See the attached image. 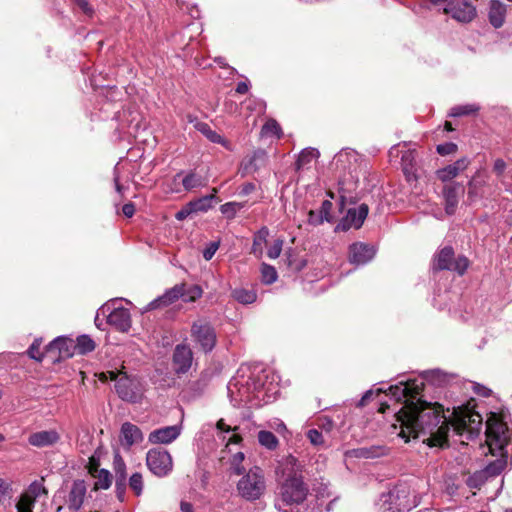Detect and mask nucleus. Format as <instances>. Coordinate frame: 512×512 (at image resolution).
I'll return each mask as SVG.
<instances>
[{
  "mask_svg": "<svg viewBox=\"0 0 512 512\" xmlns=\"http://www.w3.org/2000/svg\"><path fill=\"white\" fill-rule=\"evenodd\" d=\"M320 153L315 148L303 149L297 159L296 168L298 171L309 170L317 162Z\"/></svg>",
  "mask_w": 512,
  "mask_h": 512,
  "instance_id": "obj_25",
  "label": "nucleus"
},
{
  "mask_svg": "<svg viewBox=\"0 0 512 512\" xmlns=\"http://www.w3.org/2000/svg\"><path fill=\"white\" fill-rule=\"evenodd\" d=\"M469 164L470 160L466 157L458 159L453 164H450L442 169L437 170V177L442 182L450 181L453 178L457 177L460 174V172L466 170Z\"/></svg>",
  "mask_w": 512,
  "mask_h": 512,
  "instance_id": "obj_21",
  "label": "nucleus"
},
{
  "mask_svg": "<svg viewBox=\"0 0 512 512\" xmlns=\"http://www.w3.org/2000/svg\"><path fill=\"white\" fill-rule=\"evenodd\" d=\"M185 297V286L184 285H176L173 288L167 290L162 296L151 301L147 310L156 309L159 307H165L172 303H174L177 299Z\"/></svg>",
  "mask_w": 512,
  "mask_h": 512,
  "instance_id": "obj_18",
  "label": "nucleus"
},
{
  "mask_svg": "<svg viewBox=\"0 0 512 512\" xmlns=\"http://www.w3.org/2000/svg\"><path fill=\"white\" fill-rule=\"evenodd\" d=\"M194 128L203 134L212 143L221 144L227 149H230L229 142L216 131L212 130L207 123L196 120L194 123Z\"/></svg>",
  "mask_w": 512,
  "mask_h": 512,
  "instance_id": "obj_27",
  "label": "nucleus"
},
{
  "mask_svg": "<svg viewBox=\"0 0 512 512\" xmlns=\"http://www.w3.org/2000/svg\"><path fill=\"white\" fill-rule=\"evenodd\" d=\"M456 151H457V145L452 142L440 144L437 146V152L440 155H449V154L455 153Z\"/></svg>",
  "mask_w": 512,
  "mask_h": 512,
  "instance_id": "obj_56",
  "label": "nucleus"
},
{
  "mask_svg": "<svg viewBox=\"0 0 512 512\" xmlns=\"http://www.w3.org/2000/svg\"><path fill=\"white\" fill-rule=\"evenodd\" d=\"M350 159L355 160L356 154L353 151L345 150V151H341L340 153H338L335 156L334 161L338 165L339 163L344 164L346 161H349Z\"/></svg>",
  "mask_w": 512,
  "mask_h": 512,
  "instance_id": "obj_54",
  "label": "nucleus"
},
{
  "mask_svg": "<svg viewBox=\"0 0 512 512\" xmlns=\"http://www.w3.org/2000/svg\"><path fill=\"white\" fill-rule=\"evenodd\" d=\"M459 191L463 192L460 184H453L445 186L443 189L444 207L447 215H453L458 206Z\"/></svg>",
  "mask_w": 512,
  "mask_h": 512,
  "instance_id": "obj_24",
  "label": "nucleus"
},
{
  "mask_svg": "<svg viewBox=\"0 0 512 512\" xmlns=\"http://www.w3.org/2000/svg\"><path fill=\"white\" fill-rule=\"evenodd\" d=\"M144 439L141 429L130 422H124L120 429V442L126 449L133 445L140 444Z\"/></svg>",
  "mask_w": 512,
  "mask_h": 512,
  "instance_id": "obj_16",
  "label": "nucleus"
},
{
  "mask_svg": "<svg viewBox=\"0 0 512 512\" xmlns=\"http://www.w3.org/2000/svg\"><path fill=\"white\" fill-rule=\"evenodd\" d=\"M60 439L61 435L56 429H49L30 434L28 443L37 448H44L54 446Z\"/></svg>",
  "mask_w": 512,
  "mask_h": 512,
  "instance_id": "obj_15",
  "label": "nucleus"
},
{
  "mask_svg": "<svg viewBox=\"0 0 512 512\" xmlns=\"http://www.w3.org/2000/svg\"><path fill=\"white\" fill-rule=\"evenodd\" d=\"M469 266V261L466 257L460 256L453 259L451 268L449 270L456 271L458 274L463 275Z\"/></svg>",
  "mask_w": 512,
  "mask_h": 512,
  "instance_id": "obj_48",
  "label": "nucleus"
},
{
  "mask_svg": "<svg viewBox=\"0 0 512 512\" xmlns=\"http://www.w3.org/2000/svg\"><path fill=\"white\" fill-rule=\"evenodd\" d=\"M507 465V459L503 457L501 454V457L496 459L494 462L488 464L485 468V473L488 476H496L500 474Z\"/></svg>",
  "mask_w": 512,
  "mask_h": 512,
  "instance_id": "obj_40",
  "label": "nucleus"
},
{
  "mask_svg": "<svg viewBox=\"0 0 512 512\" xmlns=\"http://www.w3.org/2000/svg\"><path fill=\"white\" fill-rule=\"evenodd\" d=\"M258 441L261 446L269 450L276 449L279 444L277 437L272 432L266 430L259 431Z\"/></svg>",
  "mask_w": 512,
  "mask_h": 512,
  "instance_id": "obj_33",
  "label": "nucleus"
},
{
  "mask_svg": "<svg viewBox=\"0 0 512 512\" xmlns=\"http://www.w3.org/2000/svg\"><path fill=\"white\" fill-rule=\"evenodd\" d=\"M233 297L242 304H251L256 301V293L252 290L246 289H235L233 291Z\"/></svg>",
  "mask_w": 512,
  "mask_h": 512,
  "instance_id": "obj_39",
  "label": "nucleus"
},
{
  "mask_svg": "<svg viewBox=\"0 0 512 512\" xmlns=\"http://www.w3.org/2000/svg\"><path fill=\"white\" fill-rule=\"evenodd\" d=\"M262 281L265 284H272L277 280L276 269L268 264L263 263L261 266Z\"/></svg>",
  "mask_w": 512,
  "mask_h": 512,
  "instance_id": "obj_44",
  "label": "nucleus"
},
{
  "mask_svg": "<svg viewBox=\"0 0 512 512\" xmlns=\"http://www.w3.org/2000/svg\"><path fill=\"white\" fill-rule=\"evenodd\" d=\"M484 180H477L476 177L468 183V198L470 201H475V199L479 196V190L484 185Z\"/></svg>",
  "mask_w": 512,
  "mask_h": 512,
  "instance_id": "obj_46",
  "label": "nucleus"
},
{
  "mask_svg": "<svg viewBox=\"0 0 512 512\" xmlns=\"http://www.w3.org/2000/svg\"><path fill=\"white\" fill-rule=\"evenodd\" d=\"M182 184L186 190H191L200 185V180L195 174L190 173L183 178Z\"/></svg>",
  "mask_w": 512,
  "mask_h": 512,
  "instance_id": "obj_52",
  "label": "nucleus"
},
{
  "mask_svg": "<svg viewBox=\"0 0 512 512\" xmlns=\"http://www.w3.org/2000/svg\"><path fill=\"white\" fill-rule=\"evenodd\" d=\"M375 249L362 242L353 243L349 247V261L355 265H364L373 259Z\"/></svg>",
  "mask_w": 512,
  "mask_h": 512,
  "instance_id": "obj_14",
  "label": "nucleus"
},
{
  "mask_svg": "<svg viewBox=\"0 0 512 512\" xmlns=\"http://www.w3.org/2000/svg\"><path fill=\"white\" fill-rule=\"evenodd\" d=\"M331 209H332V203L329 200L323 201L321 204L320 210H319V217L314 218L312 216L311 224L312 225H320L324 221H327V222L331 221V216H330Z\"/></svg>",
  "mask_w": 512,
  "mask_h": 512,
  "instance_id": "obj_35",
  "label": "nucleus"
},
{
  "mask_svg": "<svg viewBox=\"0 0 512 512\" xmlns=\"http://www.w3.org/2000/svg\"><path fill=\"white\" fill-rule=\"evenodd\" d=\"M244 460L245 454L243 452H237L231 456L229 464L233 474L242 475L245 473L246 468L243 465Z\"/></svg>",
  "mask_w": 512,
  "mask_h": 512,
  "instance_id": "obj_34",
  "label": "nucleus"
},
{
  "mask_svg": "<svg viewBox=\"0 0 512 512\" xmlns=\"http://www.w3.org/2000/svg\"><path fill=\"white\" fill-rule=\"evenodd\" d=\"M418 504L414 491L408 485L399 484L381 495L378 506L380 512H409Z\"/></svg>",
  "mask_w": 512,
  "mask_h": 512,
  "instance_id": "obj_4",
  "label": "nucleus"
},
{
  "mask_svg": "<svg viewBox=\"0 0 512 512\" xmlns=\"http://www.w3.org/2000/svg\"><path fill=\"white\" fill-rule=\"evenodd\" d=\"M146 465L154 475L165 477L170 474L173 469L172 456L164 449H150L146 454Z\"/></svg>",
  "mask_w": 512,
  "mask_h": 512,
  "instance_id": "obj_9",
  "label": "nucleus"
},
{
  "mask_svg": "<svg viewBox=\"0 0 512 512\" xmlns=\"http://www.w3.org/2000/svg\"><path fill=\"white\" fill-rule=\"evenodd\" d=\"M87 493V485L84 480L77 479L73 481L67 496V505L70 510L78 511L81 509Z\"/></svg>",
  "mask_w": 512,
  "mask_h": 512,
  "instance_id": "obj_17",
  "label": "nucleus"
},
{
  "mask_svg": "<svg viewBox=\"0 0 512 512\" xmlns=\"http://www.w3.org/2000/svg\"><path fill=\"white\" fill-rule=\"evenodd\" d=\"M262 133L264 135H273V136L280 138L281 137V128L275 120H269L262 127Z\"/></svg>",
  "mask_w": 512,
  "mask_h": 512,
  "instance_id": "obj_47",
  "label": "nucleus"
},
{
  "mask_svg": "<svg viewBox=\"0 0 512 512\" xmlns=\"http://www.w3.org/2000/svg\"><path fill=\"white\" fill-rule=\"evenodd\" d=\"M268 236L269 230L267 227H262L254 235L252 253L258 258L263 255V246L267 243Z\"/></svg>",
  "mask_w": 512,
  "mask_h": 512,
  "instance_id": "obj_29",
  "label": "nucleus"
},
{
  "mask_svg": "<svg viewBox=\"0 0 512 512\" xmlns=\"http://www.w3.org/2000/svg\"><path fill=\"white\" fill-rule=\"evenodd\" d=\"M25 494H30L33 497L34 501L41 495H46L47 490L44 486V479L42 478L41 480H36L32 482L28 488V491L25 492Z\"/></svg>",
  "mask_w": 512,
  "mask_h": 512,
  "instance_id": "obj_43",
  "label": "nucleus"
},
{
  "mask_svg": "<svg viewBox=\"0 0 512 512\" xmlns=\"http://www.w3.org/2000/svg\"><path fill=\"white\" fill-rule=\"evenodd\" d=\"M11 485L5 481H0V504L4 507L11 506L12 502Z\"/></svg>",
  "mask_w": 512,
  "mask_h": 512,
  "instance_id": "obj_41",
  "label": "nucleus"
},
{
  "mask_svg": "<svg viewBox=\"0 0 512 512\" xmlns=\"http://www.w3.org/2000/svg\"><path fill=\"white\" fill-rule=\"evenodd\" d=\"M265 160L266 153L264 151H255L248 162L244 164L243 169L246 173L255 172L265 162Z\"/></svg>",
  "mask_w": 512,
  "mask_h": 512,
  "instance_id": "obj_32",
  "label": "nucleus"
},
{
  "mask_svg": "<svg viewBox=\"0 0 512 512\" xmlns=\"http://www.w3.org/2000/svg\"><path fill=\"white\" fill-rule=\"evenodd\" d=\"M74 349H77L80 354H86L95 349V343L89 336L81 335L77 338Z\"/></svg>",
  "mask_w": 512,
  "mask_h": 512,
  "instance_id": "obj_37",
  "label": "nucleus"
},
{
  "mask_svg": "<svg viewBox=\"0 0 512 512\" xmlns=\"http://www.w3.org/2000/svg\"><path fill=\"white\" fill-rule=\"evenodd\" d=\"M307 437L311 444L318 446L324 443L323 435L316 429H311L307 432Z\"/></svg>",
  "mask_w": 512,
  "mask_h": 512,
  "instance_id": "obj_53",
  "label": "nucleus"
},
{
  "mask_svg": "<svg viewBox=\"0 0 512 512\" xmlns=\"http://www.w3.org/2000/svg\"><path fill=\"white\" fill-rule=\"evenodd\" d=\"M216 427L218 430L223 431V432L236 431L238 429V427L231 428L230 426L226 425V423L224 422L223 419H220L217 422Z\"/></svg>",
  "mask_w": 512,
  "mask_h": 512,
  "instance_id": "obj_60",
  "label": "nucleus"
},
{
  "mask_svg": "<svg viewBox=\"0 0 512 512\" xmlns=\"http://www.w3.org/2000/svg\"><path fill=\"white\" fill-rule=\"evenodd\" d=\"M506 169V163L502 159H496L494 162L493 170L501 175Z\"/></svg>",
  "mask_w": 512,
  "mask_h": 512,
  "instance_id": "obj_59",
  "label": "nucleus"
},
{
  "mask_svg": "<svg viewBox=\"0 0 512 512\" xmlns=\"http://www.w3.org/2000/svg\"><path fill=\"white\" fill-rule=\"evenodd\" d=\"M507 5L500 0H491L488 8V19L494 28H500L505 22Z\"/></svg>",
  "mask_w": 512,
  "mask_h": 512,
  "instance_id": "obj_23",
  "label": "nucleus"
},
{
  "mask_svg": "<svg viewBox=\"0 0 512 512\" xmlns=\"http://www.w3.org/2000/svg\"><path fill=\"white\" fill-rule=\"evenodd\" d=\"M40 345L41 341L38 339H35L34 342L31 344V346L28 349V355L31 359H34L36 361H42L44 355L40 351Z\"/></svg>",
  "mask_w": 512,
  "mask_h": 512,
  "instance_id": "obj_50",
  "label": "nucleus"
},
{
  "mask_svg": "<svg viewBox=\"0 0 512 512\" xmlns=\"http://www.w3.org/2000/svg\"><path fill=\"white\" fill-rule=\"evenodd\" d=\"M122 211L126 217H132L135 213V207L132 203H127L122 207Z\"/></svg>",
  "mask_w": 512,
  "mask_h": 512,
  "instance_id": "obj_61",
  "label": "nucleus"
},
{
  "mask_svg": "<svg viewBox=\"0 0 512 512\" xmlns=\"http://www.w3.org/2000/svg\"><path fill=\"white\" fill-rule=\"evenodd\" d=\"M107 322L118 331L127 332L131 327V314L126 308H115L107 316Z\"/></svg>",
  "mask_w": 512,
  "mask_h": 512,
  "instance_id": "obj_19",
  "label": "nucleus"
},
{
  "mask_svg": "<svg viewBox=\"0 0 512 512\" xmlns=\"http://www.w3.org/2000/svg\"><path fill=\"white\" fill-rule=\"evenodd\" d=\"M302 464L292 455L284 457L276 470V474L282 480L280 486V500L276 507L280 510L283 505L302 503L308 494V488L303 482Z\"/></svg>",
  "mask_w": 512,
  "mask_h": 512,
  "instance_id": "obj_2",
  "label": "nucleus"
},
{
  "mask_svg": "<svg viewBox=\"0 0 512 512\" xmlns=\"http://www.w3.org/2000/svg\"><path fill=\"white\" fill-rule=\"evenodd\" d=\"M486 436L491 454H494L496 449L502 451L508 442V428L495 413H492L486 421Z\"/></svg>",
  "mask_w": 512,
  "mask_h": 512,
  "instance_id": "obj_7",
  "label": "nucleus"
},
{
  "mask_svg": "<svg viewBox=\"0 0 512 512\" xmlns=\"http://www.w3.org/2000/svg\"><path fill=\"white\" fill-rule=\"evenodd\" d=\"M368 212V205L364 203L356 208L349 209L341 223L338 225V228L341 227L342 230H348L350 228L359 229L363 225Z\"/></svg>",
  "mask_w": 512,
  "mask_h": 512,
  "instance_id": "obj_11",
  "label": "nucleus"
},
{
  "mask_svg": "<svg viewBox=\"0 0 512 512\" xmlns=\"http://www.w3.org/2000/svg\"><path fill=\"white\" fill-rule=\"evenodd\" d=\"M249 86L246 82H239L236 87V92L244 94L248 91Z\"/></svg>",
  "mask_w": 512,
  "mask_h": 512,
  "instance_id": "obj_64",
  "label": "nucleus"
},
{
  "mask_svg": "<svg viewBox=\"0 0 512 512\" xmlns=\"http://www.w3.org/2000/svg\"><path fill=\"white\" fill-rule=\"evenodd\" d=\"M244 206L241 202H227L220 206V211L226 218L233 219Z\"/></svg>",
  "mask_w": 512,
  "mask_h": 512,
  "instance_id": "obj_38",
  "label": "nucleus"
},
{
  "mask_svg": "<svg viewBox=\"0 0 512 512\" xmlns=\"http://www.w3.org/2000/svg\"><path fill=\"white\" fill-rule=\"evenodd\" d=\"M202 296V289L199 286H192L187 293H185L184 301H194Z\"/></svg>",
  "mask_w": 512,
  "mask_h": 512,
  "instance_id": "obj_55",
  "label": "nucleus"
},
{
  "mask_svg": "<svg viewBox=\"0 0 512 512\" xmlns=\"http://www.w3.org/2000/svg\"><path fill=\"white\" fill-rule=\"evenodd\" d=\"M423 379L429 383L439 385L444 381V375L439 370L427 371L423 373Z\"/></svg>",
  "mask_w": 512,
  "mask_h": 512,
  "instance_id": "obj_49",
  "label": "nucleus"
},
{
  "mask_svg": "<svg viewBox=\"0 0 512 512\" xmlns=\"http://www.w3.org/2000/svg\"><path fill=\"white\" fill-rule=\"evenodd\" d=\"M113 468L116 475V489L120 496L124 493L126 485V464L119 453L114 455Z\"/></svg>",
  "mask_w": 512,
  "mask_h": 512,
  "instance_id": "obj_26",
  "label": "nucleus"
},
{
  "mask_svg": "<svg viewBox=\"0 0 512 512\" xmlns=\"http://www.w3.org/2000/svg\"><path fill=\"white\" fill-rule=\"evenodd\" d=\"M181 434L179 425L166 426L155 429L148 435V441L151 444H170L175 441Z\"/></svg>",
  "mask_w": 512,
  "mask_h": 512,
  "instance_id": "obj_13",
  "label": "nucleus"
},
{
  "mask_svg": "<svg viewBox=\"0 0 512 512\" xmlns=\"http://www.w3.org/2000/svg\"><path fill=\"white\" fill-rule=\"evenodd\" d=\"M423 380H408L390 386L389 391L397 401L404 399V406L395 415L396 423L391 425V433L408 442L411 437L428 436L423 442L429 446L442 447L447 442L449 422L443 407L438 403H428L414 399L423 390Z\"/></svg>",
  "mask_w": 512,
  "mask_h": 512,
  "instance_id": "obj_1",
  "label": "nucleus"
},
{
  "mask_svg": "<svg viewBox=\"0 0 512 512\" xmlns=\"http://www.w3.org/2000/svg\"><path fill=\"white\" fill-rule=\"evenodd\" d=\"M194 214L193 210H192V207L190 205V203H187L185 206H183L176 214H175V218L178 220V221H183L185 220L187 217H189L190 215Z\"/></svg>",
  "mask_w": 512,
  "mask_h": 512,
  "instance_id": "obj_57",
  "label": "nucleus"
},
{
  "mask_svg": "<svg viewBox=\"0 0 512 512\" xmlns=\"http://www.w3.org/2000/svg\"><path fill=\"white\" fill-rule=\"evenodd\" d=\"M236 490L238 495L247 501L260 499L266 490L262 469L258 466L250 468L237 482Z\"/></svg>",
  "mask_w": 512,
  "mask_h": 512,
  "instance_id": "obj_5",
  "label": "nucleus"
},
{
  "mask_svg": "<svg viewBox=\"0 0 512 512\" xmlns=\"http://www.w3.org/2000/svg\"><path fill=\"white\" fill-rule=\"evenodd\" d=\"M282 247H283V240L282 239L274 240V242L272 243V245L269 247V249L267 251V256L270 259L278 258L280 256L281 252H282Z\"/></svg>",
  "mask_w": 512,
  "mask_h": 512,
  "instance_id": "obj_51",
  "label": "nucleus"
},
{
  "mask_svg": "<svg viewBox=\"0 0 512 512\" xmlns=\"http://www.w3.org/2000/svg\"><path fill=\"white\" fill-rule=\"evenodd\" d=\"M389 452L390 449L385 445H371L350 450L348 454L360 459H376L387 456Z\"/></svg>",
  "mask_w": 512,
  "mask_h": 512,
  "instance_id": "obj_20",
  "label": "nucleus"
},
{
  "mask_svg": "<svg viewBox=\"0 0 512 512\" xmlns=\"http://www.w3.org/2000/svg\"><path fill=\"white\" fill-rule=\"evenodd\" d=\"M129 486L134 491L136 496H140L143 492V477L140 473H133L129 478Z\"/></svg>",
  "mask_w": 512,
  "mask_h": 512,
  "instance_id": "obj_45",
  "label": "nucleus"
},
{
  "mask_svg": "<svg viewBox=\"0 0 512 512\" xmlns=\"http://www.w3.org/2000/svg\"><path fill=\"white\" fill-rule=\"evenodd\" d=\"M448 422L457 434L468 433L472 437L478 435L481 430L482 416L468 406H459L454 408L452 418Z\"/></svg>",
  "mask_w": 512,
  "mask_h": 512,
  "instance_id": "obj_6",
  "label": "nucleus"
},
{
  "mask_svg": "<svg viewBox=\"0 0 512 512\" xmlns=\"http://www.w3.org/2000/svg\"><path fill=\"white\" fill-rule=\"evenodd\" d=\"M443 11L460 23H469L477 15L475 6L468 0H449Z\"/></svg>",
  "mask_w": 512,
  "mask_h": 512,
  "instance_id": "obj_10",
  "label": "nucleus"
},
{
  "mask_svg": "<svg viewBox=\"0 0 512 512\" xmlns=\"http://www.w3.org/2000/svg\"><path fill=\"white\" fill-rule=\"evenodd\" d=\"M217 193V189H213V194L206 195L201 198H198L196 200L190 201V205L192 207V210L194 214L199 212H207L209 209L212 208V202L215 199V194Z\"/></svg>",
  "mask_w": 512,
  "mask_h": 512,
  "instance_id": "obj_30",
  "label": "nucleus"
},
{
  "mask_svg": "<svg viewBox=\"0 0 512 512\" xmlns=\"http://www.w3.org/2000/svg\"><path fill=\"white\" fill-rule=\"evenodd\" d=\"M35 501L30 494L23 493L16 503L17 512H32Z\"/></svg>",
  "mask_w": 512,
  "mask_h": 512,
  "instance_id": "obj_42",
  "label": "nucleus"
},
{
  "mask_svg": "<svg viewBox=\"0 0 512 512\" xmlns=\"http://www.w3.org/2000/svg\"><path fill=\"white\" fill-rule=\"evenodd\" d=\"M480 107L477 104H465L458 105L451 108L449 112V116L451 117H460L475 114L479 111Z\"/></svg>",
  "mask_w": 512,
  "mask_h": 512,
  "instance_id": "obj_36",
  "label": "nucleus"
},
{
  "mask_svg": "<svg viewBox=\"0 0 512 512\" xmlns=\"http://www.w3.org/2000/svg\"><path fill=\"white\" fill-rule=\"evenodd\" d=\"M254 189H255L254 184H252V183H246V184H244V185L241 187L240 194H242V195H248V194H249V193H251Z\"/></svg>",
  "mask_w": 512,
  "mask_h": 512,
  "instance_id": "obj_63",
  "label": "nucleus"
},
{
  "mask_svg": "<svg viewBox=\"0 0 512 512\" xmlns=\"http://www.w3.org/2000/svg\"><path fill=\"white\" fill-rule=\"evenodd\" d=\"M90 473L96 478L94 483V488L98 489H108L112 483L111 473L106 469L95 470V473L90 471Z\"/></svg>",
  "mask_w": 512,
  "mask_h": 512,
  "instance_id": "obj_31",
  "label": "nucleus"
},
{
  "mask_svg": "<svg viewBox=\"0 0 512 512\" xmlns=\"http://www.w3.org/2000/svg\"><path fill=\"white\" fill-rule=\"evenodd\" d=\"M191 337L195 346L204 353L211 352L217 342L214 328L206 321H196L191 326Z\"/></svg>",
  "mask_w": 512,
  "mask_h": 512,
  "instance_id": "obj_8",
  "label": "nucleus"
},
{
  "mask_svg": "<svg viewBox=\"0 0 512 512\" xmlns=\"http://www.w3.org/2000/svg\"><path fill=\"white\" fill-rule=\"evenodd\" d=\"M74 341L67 337H57L48 346L47 352L58 353V358H70L73 356Z\"/></svg>",
  "mask_w": 512,
  "mask_h": 512,
  "instance_id": "obj_22",
  "label": "nucleus"
},
{
  "mask_svg": "<svg viewBox=\"0 0 512 512\" xmlns=\"http://www.w3.org/2000/svg\"><path fill=\"white\" fill-rule=\"evenodd\" d=\"M124 367L121 370H108L106 372L97 373L96 376L102 382L108 379L115 381V390L118 396L126 402L139 403L144 397V386L141 381L129 376Z\"/></svg>",
  "mask_w": 512,
  "mask_h": 512,
  "instance_id": "obj_3",
  "label": "nucleus"
},
{
  "mask_svg": "<svg viewBox=\"0 0 512 512\" xmlns=\"http://www.w3.org/2000/svg\"><path fill=\"white\" fill-rule=\"evenodd\" d=\"M334 426L333 421L330 418L324 417L322 419L321 427L325 429L327 432L331 431Z\"/></svg>",
  "mask_w": 512,
  "mask_h": 512,
  "instance_id": "obj_62",
  "label": "nucleus"
},
{
  "mask_svg": "<svg viewBox=\"0 0 512 512\" xmlns=\"http://www.w3.org/2000/svg\"><path fill=\"white\" fill-rule=\"evenodd\" d=\"M454 257V251L451 247H444L434 259V269L449 270Z\"/></svg>",
  "mask_w": 512,
  "mask_h": 512,
  "instance_id": "obj_28",
  "label": "nucleus"
},
{
  "mask_svg": "<svg viewBox=\"0 0 512 512\" xmlns=\"http://www.w3.org/2000/svg\"><path fill=\"white\" fill-rule=\"evenodd\" d=\"M219 248V242H210L203 251V257L205 260H210L215 255Z\"/></svg>",
  "mask_w": 512,
  "mask_h": 512,
  "instance_id": "obj_58",
  "label": "nucleus"
},
{
  "mask_svg": "<svg viewBox=\"0 0 512 512\" xmlns=\"http://www.w3.org/2000/svg\"><path fill=\"white\" fill-rule=\"evenodd\" d=\"M193 352L188 345L179 344L173 353V365L177 373H186L191 368Z\"/></svg>",
  "mask_w": 512,
  "mask_h": 512,
  "instance_id": "obj_12",
  "label": "nucleus"
}]
</instances>
